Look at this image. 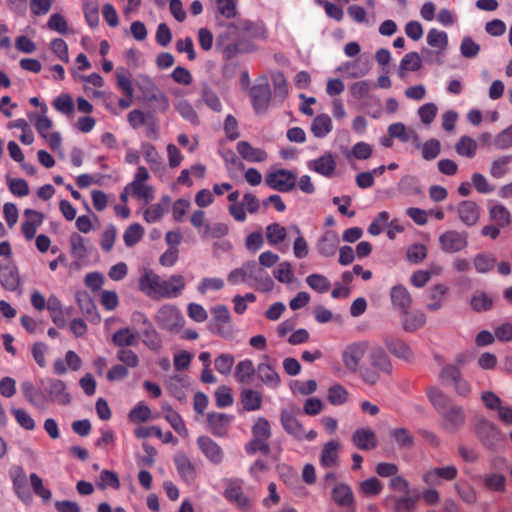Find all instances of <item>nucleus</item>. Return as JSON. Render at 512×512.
<instances>
[{
	"mask_svg": "<svg viewBox=\"0 0 512 512\" xmlns=\"http://www.w3.org/2000/svg\"><path fill=\"white\" fill-rule=\"evenodd\" d=\"M427 396L440 415L444 430L454 433L465 425L466 413L463 407L455 404L440 389L436 387L428 388Z\"/></svg>",
	"mask_w": 512,
	"mask_h": 512,
	"instance_id": "1",
	"label": "nucleus"
},
{
	"mask_svg": "<svg viewBox=\"0 0 512 512\" xmlns=\"http://www.w3.org/2000/svg\"><path fill=\"white\" fill-rule=\"evenodd\" d=\"M393 372L392 361L380 345L370 346L367 363L362 364L361 380L368 385H376L382 375L390 376Z\"/></svg>",
	"mask_w": 512,
	"mask_h": 512,
	"instance_id": "2",
	"label": "nucleus"
},
{
	"mask_svg": "<svg viewBox=\"0 0 512 512\" xmlns=\"http://www.w3.org/2000/svg\"><path fill=\"white\" fill-rule=\"evenodd\" d=\"M369 349L370 345L366 340L348 344L341 355L344 367L351 373H358L361 377V361Z\"/></svg>",
	"mask_w": 512,
	"mask_h": 512,
	"instance_id": "3",
	"label": "nucleus"
},
{
	"mask_svg": "<svg viewBox=\"0 0 512 512\" xmlns=\"http://www.w3.org/2000/svg\"><path fill=\"white\" fill-rule=\"evenodd\" d=\"M280 421L285 432L297 441H313L317 437L315 430L306 431L302 423L288 409H282Z\"/></svg>",
	"mask_w": 512,
	"mask_h": 512,
	"instance_id": "4",
	"label": "nucleus"
},
{
	"mask_svg": "<svg viewBox=\"0 0 512 512\" xmlns=\"http://www.w3.org/2000/svg\"><path fill=\"white\" fill-rule=\"evenodd\" d=\"M249 97L256 114H263L268 110L272 94L266 76L263 75L257 79V83L249 90Z\"/></svg>",
	"mask_w": 512,
	"mask_h": 512,
	"instance_id": "5",
	"label": "nucleus"
},
{
	"mask_svg": "<svg viewBox=\"0 0 512 512\" xmlns=\"http://www.w3.org/2000/svg\"><path fill=\"white\" fill-rule=\"evenodd\" d=\"M476 433L483 445L491 450L499 449L505 441V436L501 430L487 419H481L478 422Z\"/></svg>",
	"mask_w": 512,
	"mask_h": 512,
	"instance_id": "6",
	"label": "nucleus"
},
{
	"mask_svg": "<svg viewBox=\"0 0 512 512\" xmlns=\"http://www.w3.org/2000/svg\"><path fill=\"white\" fill-rule=\"evenodd\" d=\"M458 476V469L454 465L443 467H432L424 471L422 481L428 487H436L442 485L443 481H453Z\"/></svg>",
	"mask_w": 512,
	"mask_h": 512,
	"instance_id": "7",
	"label": "nucleus"
},
{
	"mask_svg": "<svg viewBox=\"0 0 512 512\" xmlns=\"http://www.w3.org/2000/svg\"><path fill=\"white\" fill-rule=\"evenodd\" d=\"M296 174L290 170L278 169L266 175V184L279 192H290L296 185Z\"/></svg>",
	"mask_w": 512,
	"mask_h": 512,
	"instance_id": "8",
	"label": "nucleus"
},
{
	"mask_svg": "<svg viewBox=\"0 0 512 512\" xmlns=\"http://www.w3.org/2000/svg\"><path fill=\"white\" fill-rule=\"evenodd\" d=\"M440 249L445 253H456L468 246V233L465 231L447 230L439 236Z\"/></svg>",
	"mask_w": 512,
	"mask_h": 512,
	"instance_id": "9",
	"label": "nucleus"
},
{
	"mask_svg": "<svg viewBox=\"0 0 512 512\" xmlns=\"http://www.w3.org/2000/svg\"><path fill=\"white\" fill-rule=\"evenodd\" d=\"M155 321L160 328L174 331L182 326L184 319L176 306L166 304L157 311Z\"/></svg>",
	"mask_w": 512,
	"mask_h": 512,
	"instance_id": "10",
	"label": "nucleus"
},
{
	"mask_svg": "<svg viewBox=\"0 0 512 512\" xmlns=\"http://www.w3.org/2000/svg\"><path fill=\"white\" fill-rule=\"evenodd\" d=\"M227 27L232 32L250 38L265 39L267 37V28L261 21L255 22L248 19H239L236 23L228 24Z\"/></svg>",
	"mask_w": 512,
	"mask_h": 512,
	"instance_id": "11",
	"label": "nucleus"
},
{
	"mask_svg": "<svg viewBox=\"0 0 512 512\" xmlns=\"http://www.w3.org/2000/svg\"><path fill=\"white\" fill-rule=\"evenodd\" d=\"M134 317H137L138 320L142 321L144 325V329L141 332L143 337V343L152 351H159L162 348V339L159 333L154 328L151 321L141 313H136Z\"/></svg>",
	"mask_w": 512,
	"mask_h": 512,
	"instance_id": "12",
	"label": "nucleus"
},
{
	"mask_svg": "<svg viewBox=\"0 0 512 512\" xmlns=\"http://www.w3.org/2000/svg\"><path fill=\"white\" fill-rule=\"evenodd\" d=\"M0 283L8 291H15L20 285L18 268L11 260L0 263Z\"/></svg>",
	"mask_w": 512,
	"mask_h": 512,
	"instance_id": "13",
	"label": "nucleus"
},
{
	"mask_svg": "<svg viewBox=\"0 0 512 512\" xmlns=\"http://www.w3.org/2000/svg\"><path fill=\"white\" fill-rule=\"evenodd\" d=\"M232 415L225 413H208L207 428L216 437H225L228 434L229 425L233 420Z\"/></svg>",
	"mask_w": 512,
	"mask_h": 512,
	"instance_id": "14",
	"label": "nucleus"
},
{
	"mask_svg": "<svg viewBox=\"0 0 512 512\" xmlns=\"http://www.w3.org/2000/svg\"><path fill=\"white\" fill-rule=\"evenodd\" d=\"M383 343L387 350L396 358L406 362H412L414 360V353L412 349L403 340L391 336H386L383 339Z\"/></svg>",
	"mask_w": 512,
	"mask_h": 512,
	"instance_id": "15",
	"label": "nucleus"
},
{
	"mask_svg": "<svg viewBox=\"0 0 512 512\" xmlns=\"http://www.w3.org/2000/svg\"><path fill=\"white\" fill-rule=\"evenodd\" d=\"M184 288V277L182 275H172L168 280H161L157 298H176L182 293Z\"/></svg>",
	"mask_w": 512,
	"mask_h": 512,
	"instance_id": "16",
	"label": "nucleus"
},
{
	"mask_svg": "<svg viewBox=\"0 0 512 512\" xmlns=\"http://www.w3.org/2000/svg\"><path fill=\"white\" fill-rule=\"evenodd\" d=\"M263 359L266 362H261L256 367L257 376L267 387L276 389L281 384V378L272 364L269 363L270 358L264 355Z\"/></svg>",
	"mask_w": 512,
	"mask_h": 512,
	"instance_id": "17",
	"label": "nucleus"
},
{
	"mask_svg": "<svg viewBox=\"0 0 512 512\" xmlns=\"http://www.w3.org/2000/svg\"><path fill=\"white\" fill-rule=\"evenodd\" d=\"M49 400L59 405H68L71 402L70 394L66 392V384L60 379L51 378L47 380L45 388Z\"/></svg>",
	"mask_w": 512,
	"mask_h": 512,
	"instance_id": "18",
	"label": "nucleus"
},
{
	"mask_svg": "<svg viewBox=\"0 0 512 512\" xmlns=\"http://www.w3.org/2000/svg\"><path fill=\"white\" fill-rule=\"evenodd\" d=\"M307 166L310 170L330 178L335 173L336 160L331 152H326L319 158L309 161Z\"/></svg>",
	"mask_w": 512,
	"mask_h": 512,
	"instance_id": "19",
	"label": "nucleus"
},
{
	"mask_svg": "<svg viewBox=\"0 0 512 512\" xmlns=\"http://www.w3.org/2000/svg\"><path fill=\"white\" fill-rule=\"evenodd\" d=\"M197 445L205 457L214 464H220L224 458L222 448L210 437L200 436Z\"/></svg>",
	"mask_w": 512,
	"mask_h": 512,
	"instance_id": "20",
	"label": "nucleus"
},
{
	"mask_svg": "<svg viewBox=\"0 0 512 512\" xmlns=\"http://www.w3.org/2000/svg\"><path fill=\"white\" fill-rule=\"evenodd\" d=\"M457 213L460 221L468 226H474L480 217V207L471 200L461 201L457 206Z\"/></svg>",
	"mask_w": 512,
	"mask_h": 512,
	"instance_id": "21",
	"label": "nucleus"
},
{
	"mask_svg": "<svg viewBox=\"0 0 512 512\" xmlns=\"http://www.w3.org/2000/svg\"><path fill=\"white\" fill-rule=\"evenodd\" d=\"M353 444L360 450L370 451L377 447L375 432L370 428H359L352 435Z\"/></svg>",
	"mask_w": 512,
	"mask_h": 512,
	"instance_id": "22",
	"label": "nucleus"
},
{
	"mask_svg": "<svg viewBox=\"0 0 512 512\" xmlns=\"http://www.w3.org/2000/svg\"><path fill=\"white\" fill-rule=\"evenodd\" d=\"M248 281L252 280L260 284L264 289H270L273 281L268 273L259 266L255 261H247L244 263Z\"/></svg>",
	"mask_w": 512,
	"mask_h": 512,
	"instance_id": "23",
	"label": "nucleus"
},
{
	"mask_svg": "<svg viewBox=\"0 0 512 512\" xmlns=\"http://www.w3.org/2000/svg\"><path fill=\"white\" fill-rule=\"evenodd\" d=\"M24 216L26 220L21 225V231L27 240H31L35 237L37 227L42 224L44 215L33 209H26Z\"/></svg>",
	"mask_w": 512,
	"mask_h": 512,
	"instance_id": "24",
	"label": "nucleus"
},
{
	"mask_svg": "<svg viewBox=\"0 0 512 512\" xmlns=\"http://www.w3.org/2000/svg\"><path fill=\"white\" fill-rule=\"evenodd\" d=\"M390 299L394 309L401 312H406L412 304V297L403 285H395L391 288Z\"/></svg>",
	"mask_w": 512,
	"mask_h": 512,
	"instance_id": "25",
	"label": "nucleus"
},
{
	"mask_svg": "<svg viewBox=\"0 0 512 512\" xmlns=\"http://www.w3.org/2000/svg\"><path fill=\"white\" fill-rule=\"evenodd\" d=\"M339 237L335 231H326L317 242V251L324 257H332L337 251Z\"/></svg>",
	"mask_w": 512,
	"mask_h": 512,
	"instance_id": "26",
	"label": "nucleus"
},
{
	"mask_svg": "<svg viewBox=\"0 0 512 512\" xmlns=\"http://www.w3.org/2000/svg\"><path fill=\"white\" fill-rule=\"evenodd\" d=\"M236 150L244 160L251 163L264 162L268 157L264 149L253 147L248 141L238 142Z\"/></svg>",
	"mask_w": 512,
	"mask_h": 512,
	"instance_id": "27",
	"label": "nucleus"
},
{
	"mask_svg": "<svg viewBox=\"0 0 512 512\" xmlns=\"http://www.w3.org/2000/svg\"><path fill=\"white\" fill-rule=\"evenodd\" d=\"M176 470L183 481L191 483L196 479L195 466L185 454H177L173 458Z\"/></svg>",
	"mask_w": 512,
	"mask_h": 512,
	"instance_id": "28",
	"label": "nucleus"
},
{
	"mask_svg": "<svg viewBox=\"0 0 512 512\" xmlns=\"http://www.w3.org/2000/svg\"><path fill=\"white\" fill-rule=\"evenodd\" d=\"M21 392L25 399L34 407L44 409L48 398L35 388L32 382L24 381L21 383Z\"/></svg>",
	"mask_w": 512,
	"mask_h": 512,
	"instance_id": "29",
	"label": "nucleus"
},
{
	"mask_svg": "<svg viewBox=\"0 0 512 512\" xmlns=\"http://www.w3.org/2000/svg\"><path fill=\"white\" fill-rule=\"evenodd\" d=\"M161 278L153 271H146L139 280L140 290L150 298H157Z\"/></svg>",
	"mask_w": 512,
	"mask_h": 512,
	"instance_id": "30",
	"label": "nucleus"
},
{
	"mask_svg": "<svg viewBox=\"0 0 512 512\" xmlns=\"http://www.w3.org/2000/svg\"><path fill=\"white\" fill-rule=\"evenodd\" d=\"M225 498L235 503L240 509L248 510L250 507L249 499L244 495L241 485L238 481H231L224 492Z\"/></svg>",
	"mask_w": 512,
	"mask_h": 512,
	"instance_id": "31",
	"label": "nucleus"
},
{
	"mask_svg": "<svg viewBox=\"0 0 512 512\" xmlns=\"http://www.w3.org/2000/svg\"><path fill=\"white\" fill-rule=\"evenodd\" d=\"M240 401L245 411H256L261 408L262 394L250 388L243 389L240 393Z\"/></svg>",
	"mask_w": 512,
	"mask_h": 512,
	"instance_id": "32",
	"label": "nucleus"
},
{
	"mask_svg": "<svg viewBox=\"0 0 512 512\" xmlns=\"http://www.w3.org/2000/svg\"><path fill=\"white\" fill-rule=\"evenodd\" d=\"M332 499L341 507H350L354 503V496L351 488L344 483L335 485L332 490Z\"/></svg>",
	"mask_w": 512,
	"mask_h": 512,
	"instance_id": "33",
	"label": "nucleus"
},
{
	"mask_svg": "<svg viewBox=\"0 0 512 512\" xmlns=\"http://www.w3.org/2000/svg\"><path fill=\"white\" fill-rule=\"evenodd\" d=\"M340 444L336 440L327 442L321 451L320 463L323 467H332L338 464V450Z\"/></svg>",
	"mask_w": 512,
	"mask_h": 512,
	"instance_id": "34",
	"label": "nucleus"
},
{
	"mask_svg": "<svg viewBox=\"0 0 512 512\" xmlns=\"http://www.w3.org/2000/svg\"><path fill=\"white\" fill-rule=\"evenodd\" d=\"M169 203L170 197L163 196L160 203L153 204L144 211V220L150 224L159 221L167 211Z\"/></svg>",
	"mask_w": 512,
	"mask_h": 512,
	"instance_id": "35",
	"label": "nucleus"
},
{
	"mask_svg": "<svg viewBox=\"0 0 512 512\" xmlns=\"http://www.w3.org/2000/svg\"><path fill=\"white\" fill-rule=\"evenodd\" d=\"M199 94L202 101L215 112L222 110L220 98L207 82H202L199 87Z\"/></svg>",
	"mask_w": 512,
	"mask_h": 512,
	"instance_id": "36",
	"label": "nucleus"
},
{
	"mask_svg": "<svg viewBox=\"0 0 512 512\" xmlns=\"http://www.w3.org/2000/svg\"><path fill=\"white\" fill-rule=\"evenodd\" d=\"M403 328L405 331L414 332L426 322V316L421 311L401 312Z\"/></svg>",
	"mask_w": 512,
	"mask_h": 512,
	"instance_id": "37",
	"label": "nucleus"
},
{
	"mask_svg": "<svg viewBox=\"0 0 512 512\" xmlns=\"http://www.w3.org/2000/svg\"><path fill=\"white\" fill-rule=\"evenodd\" d=\"M398 191L406 196H419L423 193L418 179L412 175L403 176L397 185Z\"/></svg>",
	"mask_w": 512,
	"mask_h": 512,
	"instance_id": "38",
	"label": "nucleus"
},
{
	"mask_svg": "<svg viewBox=\"0 0 512 512\" xmlns=\"http://www.w3.org/2000/svg\"><path fill=\"white\" fill-rule=\"evenodd\" d=\"M332 120L327 114L316 116L311 125V132L317 138H324L332 130Z\"/></svg>",
	"mask_w": 512,
	"mask_h": 512,
	"instance_id": "39",
	"label": "nucleus"
},
{
	"mask_svg": "<svg viewBox=\"0 0 512 512\" xmlns=\"http://www.w3.org/2000/svg\"><path fill=\"white\" fill-rule=\"evenodd\" d=\"M447 292L448 288L444 284H437L430 288L428 294L429 302L427 303V308L431 311L439 310L442 307V302Z\"/></svg>",
	"mask_w": 512,
	"mask_h": 512,
	"instance_id": "40",
	"label": "nucleus"
},
{
	"mask_svg": "<svg viewBox=\"0 0 512 512\" xmlns=\"http://www.w3.org/2000/svg\"><path fill=\"white\" fill-rule=\"evenodd\" d=\"M117 87L128 98H133L134 88L131 80L130 73L127 69L120 67L115 72Z\"/></svg>",
	"mask_w": 512,
	"mask_h": 512,
	"instance_id": "41",
	"label": "nucleus"
},
{
	"mask_svg": "<svg viewBox=\"0 0 512 512\" xmlns=\"http://www.w3.org/2000/svg\"><path fill=\"white\" fill-rule=\"evenodd\" d=\"M188 385V380L185 377L173 376L166 383L167 390L179 401L186 400V393L184 388Z\"/></svg>",
	"mask_w": 512,
	"mask_h": 512,
	"instance_id": "42",
	"label": "nucleus"
},
{
	"mask_svg": "<svg viewBox=\"0 0 512 512\" xmlns=\"http://www.w3.org/2000/svg\"><path fill=\"white\" fill-rule=\"evenodd\" d=\"M71 254L74 258L82 260L88 255V239L78 233L71 234L69 238Z\"/></svg>",
	"mask_w": 512,
	"mask_h": 512,
	"instance_id": "43",
	"label": "nucleus"
},
{
	"mask_svg": "<svg viewBox=\"0 0 512 512\" xmlns=\"http://www.w3.org/2000/svg\"><path fill=\"white\" fill-rule=\"evenodd\" d=\"M112 341L114 345L120 347V349H125L137 344L135 334L128 327L118 329L113 334Z\"/></svg>",
	"mask_w": 512,
	"mask_h": 512,
	"instance_id": "44",
	"label": "nucleus"
},
{
	"mask_svg": "<svg viewBox=\"0 0 512 512\" xmlns=\"http://www.w3.org/2000/svg\"><path fill=\"white\" fill-rule=\"evenodd\" d=\"M255 373L256 368L250 359H244L236 365L235 378L240 383H249Z\"/></svg>",
	"mask_w": 512,
	"mask_h": 512,
	"instance_id": "45",
	"label": "nucleus"
},
{
	"mask_svg": "<svg viewBox=\"0 0 512 512\" xmlns=\"http://www.w3.org/2000/svg\"><path fill=\"white\" fill-rule=\"evenodd\" d=\"M229 232V227L225 223L206 224L203 230H200V236L203 240L221 239Z\"/></svg>",
	"mask_w": 512,
	"mask_h": 512,
	"instance_id": "46",
	"label": "nucleus"
},
{
	"mask_svg": "<svg viewBox=\"0 0 512 512\" xmlns=\"http://www.w3.org/2000/svg\"><path fill=\"white\" fill-rule=\"evenodd\" d=\"M489 215L499 227H506L511 223V213L503 204L490 207Z\"/></svg>",
	"mask_w": 512,
	"mask_h": 512,
	"instance_id": "47",
	"label": "nucleus"
},
{
	"mask_svg": "<svg viewBox=\"0 0 512 512\" xmlns=\"http://www.w3.org/2000/svg\"><path fill=\"white\" fill-rule=\"evenodd\" d=\"M478 149L477 142L468 136H462L455 145L456 152L463 157L473 158Z\"/></svg>",
	"mask_w": 512,
	"mask_h": 512,
	"instance_id": "48",
	"label": "nucleus"
},
{
	"mask_svg": "<svg viewBox=\"0 0 512 512\" xmlns=\"http://www.w3.org/2000/svg\"><path fill=\"white\" fill-rule=\"evenodd\" d=\"M287 237V230L279 223H272L266 227V238L270 245H278Z\"/></svg>",
	"mask_w": 512,
	"mask_h": 512,
	"instance_id": "49",
	"label": "nucleus"
},
{
	"mask_svg": "<svg viewBox=\"0 0 512 512\" xmlns=\"http://www.w3.org/2000/svg\"><path fill=\"white\" fill-rule=\"evenodd\" d=\"M349 393L347 389L341 384H334L329 387L327 392V399L330 404L340 406L346 403Z\"/></svg>",
	"mask_w": 512,
	"mask_h": 512,
	"instance_id": "50",
	"label": "nucleus"
},
{
	"mask_svg": "<svg viewBox=\"0 0 512 512\" xmlns=\"http://www.w3.org/2000/svg\"><path fill=\"white\" fill-rule=\"evenodd\" d=\"M512 162V155H505L495 159L490 166V175L500 179L508 173V166Z\"/></svg>",
	"mask_w": 512,
	"mask_h": 512,
	"instance_id": "51",
	"label": "nucleus"
},
{
	"mask_svg": "<svg viewBox=\"0 0 512 512\" xmlns=\"http://www.w3.org/2000/svg\"><path fill=\"white\" fill-rule=\"evenodd\" d=\"M390 436L395 440L399 448L411 449L414 446V437L406 428L392 429Z\"/></svg>",
	"mask_w": 512,
	"mask_h": 512,
	"instance_id": "52",
	"label": "nucleus"
},
{
	"mask_svg": "<svg viewBox=\"0 0 512 512\" xmlns=\"http://www.w3.org/2000/svg\"><path fill=\"white\" fill-rule=\"evenodd\" d=\"M83 12L87 24L94 28L99 24V4L97 0H86L83 4Z\"/></svg>",
	"mask_w": 512,
	"mask_h": 512,
	"instance_id": "53",
	"label": "nucleus"
},
{
	"mask_svg": "<svg viewBox=\"0 0 512 512\" xmlns=\"http://www.w3.org/2000/svg\"><path fill=\"white\" fill-rule=\"evenodd\" d=\"M470 305L476 312L487 311L493 306V299L482 291H476L471 298Z\"/></svg>",
	"mask_w": 512,
	"mask_h": 512,
	"instance_id": "54",
	"label": "nucleus"
},
{
	"mask_svg": "<svg viewBox=\"0 0 512 512\" xmlns=\"http://www.w3.org/2000/svg\"><path fill=\"white\" fill-rule=\"evenodd\" d=\"M143 235V227L139 223H134L125 230L123 240L127 247H133L142 239Z\"/></svg>",
	"mask_w": 512,
	"mask_h": 512,
	"instance_id": "55",
	"label": "nucleus"
},
{
	"mask_svg": "<svg viewBox=\"0 0 512 512\" xmlns=\"http://www.w3.org/2000/svg\"><path fill=\"white\" fill-rule=\"evenodd\" d=\"M273 89H274V98L278 99L280 102L288 95V87L287 81L282 72H276L272 75Z\"/></svg>",
	"mask_w": 512,
	"mask_h": 512,
	"instance_id": "56",
	"label": "nucleus"
},
{
	"mask_svg": "<svg viewBox=\"0 0 512 512\" xmlns=\"http://www.w3.org/2000/svg\"><path fill=\"white\" fill-rule=\"evenodd\" d=\"M308 286L317 291L318 293H325L329 291L331 283L328 278L321 274H311L306 278Z\"/></svg>",
	"mask_w": 512,
	"mask_h": 512,
	"instance_id": "57",
	"label": "nucleus"
},
{
	"mask_svg": "<svg viewBox=\"0 0 512 512\" xmlns=\"http://www.w3.org/2000/svg\"><path fill=\"white\" fill-rule=\"evenodd\" d=\"M484 486L495 492H503L505 490L506 479L502 474L491 473L483 477Z\"/></svg>",
	"mask_w": 512,
	"mask_h": 512,
	"instance_id": "58",
	"label": "nucleus"
},
{
	"mask_svg": "<svg viewBox=\"0 0 512 512\" xmlns=\"http://www.w3.org/2000/svg\"><path fill=\"white\" fill-rule=\"evenodd\" d=\"M422 157L426 161L434 160L441 152V143L438 139L432 138L427 140L422 145Z\"/></svg>",
	"mask_w": 512,
	"mask_h": 512,
	"instance_id": "59",
	"label": "nucleus"
},
{
	"mask_svg": "<svg viewBox=\"0 0 512 512\" xmlns=\"http://www.w3.org/2000/svg\"><path fill=\"white\" fill-rule=\"evenodd\" d=\"M496 264V259L490 254L481 253L474 258V267L478 273L491 271Z\"/></svg>",
	"mask_w": 512,
	"mask_h": 512,
	"instance_id": "60",
	"label": "nucleus"
},
{
	"mask_svg": "<svg viewBox=\"0 0 512 512\" xmlns=\"http://www.w3.org/2000/svg\"><path fill=\"white\" fill-rule=\"evenodd\" d=\"M360 492L365 496H376L381 493L383 484L376 477L362 481L359 485Z\"/></svg>",
	"mask_w": 512,
	"mask_h": 512,
	"instance_id": "61",
	"label": "nucleus"
},
{
	"mask_svg": "<svg viewBox=\"0 0 512 512\" xmlns=\"http://www.w3.org/2000/svg\"><path fill=\"white\" fill-rule=\"evenodd\" d=\"M427 43L431 47L445 49L448 45L447 33L444 31H439L436 28H432L427 34Z\"/></svg>",
	"mask_w": 512,
	"mask_h": 512,
	"instance_id": "62",
	"label": "nucleus"
},
{
	"mask_svg": "<svg viewBox=\"0 0 512 512\" xmlns=\"http://www.w3.org/2000/svg\"><path fill=\"white\" fill-rule=\"evenodd\" d=\"M418 496L405 495L398 497L394 501L395 512H412L417 504Z\"/></svg>",
	"mask_w": 512,
	"mask_h": 512,
	"instance_id": "63",
	"label": "nucleus"
},
{
	"mask_svg": "<svg viewBox=\"0 0 512 512\" xmlns=\"http://www.w3.org/2000/svg\"><path fill=\"white\" fill-rule=\"evenodd\" d=\"M493 144L495 148L499 150L512 147V125L497 134L494 138Z\"/></svg>",
	"mask_w": 512,
	"mask_h": 512,
	"instance_id": "64",
	"label": "nucleus"
}]
</instances>
